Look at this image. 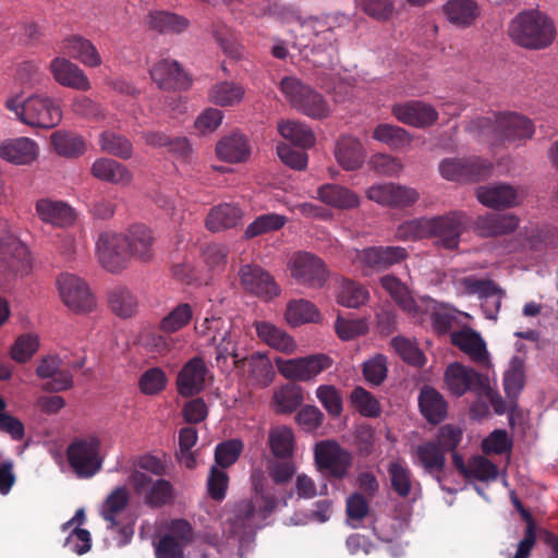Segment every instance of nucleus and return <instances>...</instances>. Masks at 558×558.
Here are the masks:
<instances>
[{"label":"nucleus","mask_w":558,"mask_h":558,"mask_svg":"<svg viewBox=\"0 0 558 558\" xmlns=\"http://www.w3.org/2000/svg\"><path fill=\"white\" fill-rule=\"evenodd\" d=\"M469 128L471 132L484 137L492 145L526 141L535 131L530 119L513 112L480 117L473 120Z\"/></svg>","instance_id":"f257e3e1"},{"label":"nucleus","mask_w":558,"mask_h":558,"mask_svg":"<svg viewBox=\"0 0 558 558\" xmlns=\"http://www.w3.org/2000/svg\"><path fill=\"white\" fill-rule=\"evenodd\" d=\"M509 36L523 48L539 50L553 44L556 28L545 13L539 10H526L510 22Z\"/></svg>","instance_id":"f03ea898"},{"label":"nucleus","mask_w":558,"mask_h":558,"mask_svg":"<svg viewBox=\"0 0 558 558\" xmlns=\"http://www.w3.org/2000/svg\"><path fill=\"white\" fill-rule=\"evenodd\" d=\"M5 107L22 123L32 128L52 129L62 120L60 106L48 96L32 95L24 100L12 97L7 99Z\"/></svg>","instance_id":"7ed1b4c3"},{"label":"nucleus","mask_w":558,"mask_h":558,"mask_svg":"<svg viewBox=\"0 0 558 558\" xmlns=\"http://www.w3.org/2000/svg\"><path fill=\"white\" fill-rule=\"evenodd\" d=\"M280 90L298 111L314 119L329 116L330 109L324 97L294 76H286L280 82Z\"/></svg>","instance_id":"20e7f679"},{"label":"nucleus","mask_w":558,"mask_h":558,"mask_svg":"<svg viewBox=\"0 0 558 558\" xmlns=\"http://www.w3.org/2000/svg\"><path fill=\"white\" fill-rule=\"evenodd\" d=\"M100 441L95 436L77 438L66 449L70 466L82 478L94 476L100 471L102 459L99 454Z\"/></svg>","instance_id":"39448f33"},{"label":"nucleus","mask_w":558,"mask_h":558,"mask_svg":"<svg viewBox=\"0 0 558 558\" xmlns=\"http://www.w3.org/2000/svg\"><path fill=\"white\" fill-rule=\"evenodd\" d=\"M275 364L280 375L293 381H311L322 372L328 369L332 360L326 354H312L303 357H275Z\"/></svg>","instance_id":"423d86ee"},{"label":"nucleus","mask_w":558,"mask_h":558,"mask_svg":"<svg viewBox=\"0 0 558 558\" xmlns=\"http://www.w3.org/2000/svg\"><path fill=\"white\" fill-rule=\"evenodd\" d=\"M128 239L122 233L104 231L96 242V254L100 265L108 271L117 274L130 263Z\"/></svg>","instance_id":"0eeeda50"},{"label":"nucleus","mask_w":558,"mask_h":558,"mask_svg":"<svg viewBox=\"0 0 558 558\" xmlns=\"http://www.w3.org/2000/svg\"><path fill=\"white\" fill-rule=\"evenodd\" d=\"M468 216L462 211H451L442 216L428 218V235L437 239L436 243L446 248L459 246L460 236L468 227Z\"/></svg>","instance_id":"6e6552de"},{"label":"nucleus","mask_w":558,"mask_h":558,"mask_svg":"<svg viewBox=\"0 0 558 558\" xmlns=\"http://www.w3.org/2000/svg\"><path fill=\"white\" fill-rule=\"evenodd\" d=\"M28 250L19 239L7 235L0 240V283L28 271Z\"/></svg>","instance_id":"1a4fd4ad"},{"label":"nucleus","mask_w":558,"mask_h":558,"mask_svg":"<svg viewBox=\"0 0 558 558\" xmlns=\"http://www.w3.org/2000/svg\"><path fill=\"white\" fill-rule=\"evenodd\" d=\"M493 166L478 157L447 158L439 165L442 178L450 181H480L488 178Z\"/></svg>","instance_id":"9d476101"},{"label":"nucleus","mask_w":558,"mask_h":558,"mask_svg":"<svg viewBox=\"0 0 558 558\" xmlns=\"http://www.w3.org/2000/svg\"><path fill=\"white\" fill-rule=\"evenodd\" d=\"M58 288L63 303L74 312L87 313L95 307V300L88 286L75 275L62 274L59 276Z\"/></svg>","instance_id":"9b49d317"},{"label":"nucleus","mask_w":558,"mask_h":558,"mask_svg":"<svg viewBox=\"0 0 558 558\" xmlns=\"http://www.w3.org/2000/svg\"><path fill=\"white\" fill-rule=\"evenodd\" d=\"M238 275L242 288L253 295L268 301L280 293V287L274 277L258 265H242Z\"/></svg>","instance_id":"f8f14e48"},{"label":"nucleus","mask_w":558,"mask_h":558,"mask_svg":"<svg viewBox=\"0 0 558 558\" xmlns=\"http://www.w3.org/2000/svg\"><path fill=\"white\" fill-rule=\"evenodd\" d=\"M291 274L299 282L313 288L325 284L328 271L324 262L308 252H298L290 260Z\"/></svg>","instance_id":"ddd939ff"},{"label":"nucleus","mask_w":558,"mask_h":558,"mask_svg":"<svg viewBox=\"0 0 558 558\" xmlns=\"http://www.w3.org/2000/svg\"><path fill=\"white\" fill-rule=\"evenodd\" d=\"M487 379L475 369L458 362L450 364L445 372L447 387L457 397H461L468 391L480 395L486 389Z\"/></svg>","instance_id":"4468645a"},{"label":"nucleus","mask_w":558,"mask_h":558,"mask_svg":"<svg viewBox=\"0 0 558 558\" xmlns=\"http://www.w3.org/2000/svg\"><path fill=\"white\" fill-rule=\"evenodd\" d=\"M461 283L469 294H477L482 299V310L486 318L496 320L504 298L502 289L489 279H477L473 276L464 277Z\"/></svg>","instance_id":"2eb2a0df"},{"label":"nucleus","mask_w":558,"mask_h":558,"mask_svg":"<svg viewBox=\"0 0 558 558\" xmlns=\"http://www.w3.org/2000/svg\"><path fill=\"white\" fill-rule=\"evenodd\" d=\"M366 194L371 201L391 208L410 207L420 197L415 189L392 182L372 185Z\"/></svg>","instance_id":"dca6fc26"},{"label":"nucleus","mask_w":558,"mask_h":558,"mask_svg":"<svg viewBox=\"0 0 558 558\" xmlns=\"http://www.w3.org/2000/svg\"><path fill=\"white\" fill-rule=\"evenodd\" d=\"M315 461L319 469L328 471L336 478H342L352 463L350 453L330 440L316 445Z\"/></svg>","instance_id":"f3484780"},{"label":"nucleus","mask_w":558,"mask_h":558,"mask_svg":"<svg viewBox=\"0 0 558 558\" xmlns=\"http://www.w3.org/2000/svg\"><path fill=\"white\" fill-rule=\"evenodd\" d=\"M391 112L401 123L417 129L432 126L439 117L438 111L432 105L421 100L396 104L392 106Z\"/></svg>","instance_id":"a211bd4d"},{"label":"nucleus","mask_w":558,"mask_h":558,"mask_svg":"<svg viewBox=\"0 0 558 558\" xmlns=\"http://www.w3.org/2000/svg\"><path fill=\"white\" fill-rule=\"evenodd\" d=\"M209 369L201 356L189 360L181 368L177 377L178 392L182 397H193L205 388Z\"/></svg>","instance_id":"6ab92c4d"},{"label":"nucleus","mask_w":558,"mask_h":558,"mask_svg":"<svg viewBox=\"0 0 558 558\" xmlns=\"http://www.w3.org/2000/svg\"><path fill=\"white\" fill-rule=\"evenodd\" d=\"M153 81L162 89H187L192 81L177 61L162 59L150 69Z\"/></svg>","instance_id":"aec40b11"},{"label":"nucleus","mask_w":558,"mask_h":558,"mask_svg":"<svg viewBox=\"0 0 558 558\" xmlns=\"http://www.w3.org/2000/svg\"><path fill=\"white\" fill-rule=\"evenodd\" d=\"M257 501L258 498L242 499L234 505L232 515L228 519L231 535L246 536L257 527Z\"/></svg>","instance_id":"412c9836"},{"label":"nucleus","mask_w":558,"mask_h":558,"mask_svg":"<svg viewBox=\"0 0 558 558\" xmlns=\"http://www.w3.org/2000/svg\"><path fill=\"white\" fill-rule=\"evenodd\" d=\"M50 71L53 78L62 86L78 90L90 88L89 80L83 70L65 58H54L50 62Z\"/></svg>","instance_id":"4be33fe9"},{"label":"nucleus","mask_w":558,"mask_h":558,"mask_svg":"<svg viewBox=\"0 0 558 558\" xmlns=\"http://www.w3.org/2000/svg\"><path fill=\"white\" fill-rule=\"evenodd\" d=\"M407 257L408 252L401 246H372L361 253L363 264L377 271L399 264Z\"/></svg>","instance_id":"5701e85b"},{"label":"nucleus","mask_w":558,"mask_h":558,"mask_svg":"<svg viewBox=\"0 0 558 558\" xmlns=\"http://www.w3.org/2000/svg\"><path fill=\"white\" fill-rule=\"evenodd\" d=\"M424 471L441 484L440 473L446 466V453L433 440L425 441L415 448L414 459Z\"/></svg>","instance_id":"b1692460"},{"label":"nucleus","mask_w":558,"mask_h":558,"mask_svg":"<svg viewBox=\"0 0 558 558\" xmlns=\"http://www.w3.org/2000/svg\"><path fill=\"white\" fill-rule=\"evenodd\" d=\"M38 156V145L28 137L5 140L0 144V157L15 165H29Z\"/></svg>","instance_id":"393cba45"},{"label":"nucleus","mask_w":558,"mask_h":558,"mask_svg":"<svg viewBox=\"0 0 558 558\" xmlns=\"http://www.w3.org/2000/svg\"><path fill=\"white\" fill-rule=\"evenodd\" d=\"M36 213L46 223L59 228H65L74 223L75 213L73 208L62 201L41 198L36 203Z\"/></svg>","instance_id":"a878e982"},{"label":"nucleus","mask_w":558,"mask_h":558,"mask_svg":"<svg viewBox=\"0 0 558 558\" xmlns=\"http://www.w3.org/2000/svg\"><path fill=\"white\" fill-rule=\"evenodd\" d=\"M519 226V218L512 214L490 213L478 216L474 230L481 236H497L513 232Z\"/></svg>","instance_id":"bb28decb"},{"label":"nucleus","mask_w":558,"mask_h":558,"mask_svg":"<svg viewBox=\"0 0 558 558\" xmlns=\"http://www.w3.org/2000/svg\"><path fill=\"white\" fill-rule=\"evenodd\" d=\"M247 373V379L254 386L265 388L269 386L276 372L269 357L260 352H255L250 356H244L242 367Z\"/></svg>","instance_id":"cd10ccee"},{"label":"nucleus","mask_w":558,"mask_h":558,"mask_svg":"<svg viewBox=\"0 0 558 558\" xmlns=\"http://www.w3.org/2000/svg\"><path fill=\"white\" fill-rule=\"evenodd\" d=\"M480 203L486 207L501 209L518 205V192L510 184L500 183L480 186L476 190Z\"/></svg>","instance_id":"c85d7f7f"},{"label":"nucleus","mask_w":558,"mask_h":558,"mask_svg":"<svg viewBox=\"0 0 558 558\" xmlns=\"http://www.w3.org/2000/svg\"><path fill=\"white\" fill-rule=\"evenodd\" d=\"M216 154L220 160L226 162H244L251 155V146L243 134L231 133L217 143Z\"/></svg>","instance_id":"c756f323"},{"label":"nucleus","mask_w":558,"mask_h":558,"mask_svg":"<svg viewBox=\"0 0 558 558\" xmlns=\"http://www.w3.org/2000/svg\"><path fill=\"white\" fill-rule=\"evenodd\" d=\"M258 339L268 347L286 354L294 352L296 344L293 338L276 325L256 320L253 324Z\"/></svg>","instance_id":"7c9ffc66"},{"label":"nucleus","mask_w":558,"mask_h":558,"mask_svg":"<svg viewBox=\"0 0 558 558\" xmlns=\"http://www.w3.org/2000/svg\"><path fill=\"white\" fill-rule=\"evenodd\" d=\"M124 236L128 239L130 259L135 258L142 262H148L153 258L154 238L150 229L144 225H134L129 228Z\"/></svg>","instance_id":"2f4dec72"},{"label":"nucleus","mask_w":558,"mask_h":558,"mask_svg":"<svg viewBox=\"0 0 558 558\" xmlns=\"http://www.w3.org/2000/svg\"><path fill=\"white\" fill-rule=\"evenodd\" d=\"M317 198L333 208L351 209L360 204L359 196L348 187L338 184H323L317 189Z\"/></svg>","instance_id":"473e14b6"},{"label":"nucleus","mask_w":558,"mask_h":558,"mask_svg":"<svg viewBox=\"0 0 558 558\" xmlns=\"http://www.w3.org/2000/svg\"><path fill=\"white\" fill-rule=\"evenodd\" d=\"M243 218L242 209L233 204H221L210 209L206 218L209 231L219 232L236 227Z\"/></svg>","instance_id":"72a5a7b5"},{"label":"nucleus","mask_w":558,"mask_h":558,"mask_svg":"<svg viewBox=\"0 0 558 558\" xmlns=\"http://www.w3.org/2000/svg\"><path fill=\"white\" fill-rule=\"evenodd\" d=\"M90 171L96 179L113 184H128L132 180L130 170L124 165L110 158L96 159Z\"/></svg>","instance_id":"f704fd0d"},{"label":"nucleus","mask_w":558,"mask_h":558,"mask_svg":"<svg viewBox=\"0 0 558 558\" xmlns=\"http://www.w3.org/2000/svg\"><path fill=\"white\" fill-rule=\"evenodd\" d=\"M335 155L339 165L348 171L359 169L364 160L362 144L352 136H341L339 138Z\"/></svg>","instance_id":"c9c22d12"},{"label":"nucleus","mask_w":558,"mask_h":558,"mask_svg":"<svg viewBox=\"0 0 558 558\" xmlns=\"http://www.w3.org/2000/svg\"><path fill=\"white\" fill-rule=\"evenodd\" d=\"M451 342L476 363H484L487 360L486 344L480 333L472 329L453 332Z\"/></svg>","instance_id":"e433bc0d"},{"label":"nucleus","mask_w":558,"mask_h":558,"mask_svg":"<svg viewBox=\"0 0 558 558\" xmlns=\"http://www.w3.org/2000/svg\"><path fill=\"white\" fill-rule=\"evenodd\" d=\"M62 52L69 57L80 60L87 66H98L101 58L95 46L81 36H72L63 41Z\"/></svg>","instance_id":"4c0bfd02"},{"label":"nucleus","mask_w":558,"mask_h":558,"mask_svg":"<svg viewBox=\"0 0 558 558\" xmlns=\"http://www.w3.org/2000/svg\"><path fill=\"white\" fill-rule=\"evenodd\" d=\"M448 21L459 27H468L480 14L478 5L473 0H449L442 7Z\"/></svg>","instance_id":"58836bf2"},{"label":"nucleus","mask_w":558,"mask_h":558,"mask_svg":"<svg viewBox=\"0 0 558 558\" xmlns=\"http://www.w3.org/2000/svg\"><path fill=\"white\" fill-rule=\"evenodd\" d=\"M130 502V494L125 486L116 487L104 500L100 507V515L108 523L109 529L119 526L117 518L126 509Z\"/></svg>","instance_id":"ea45409f"},{"label":"nucleus","mask_w":558,"mask_h":558,"mask_svg":"<svg viewBox=\"0 0 558 558\" xmlns=\"http://www.w3.org/2000/svg\"><path fill=\"white\" fill-rule=\"evenodd\" d=\"M387 472L392 490L401 498H408L413 485H418L413 477L411 469L403 460L391 461L388 464Z\"/></svg>","instance_id":"a19ab883"},{"label":"nucleus","mask_w":558,"mask_h":558,"mask_svg":"<svg viewBox=\"0 0 558 558\" xmlns=\"http://www.w3.org/2000/svg\"><path fill=\"white\" fill-rule=\"evenodd\" d=\"M418 405L424 417L434 424L441 422L447 414V403L442 396L434 388L422 389Z\"/></svg>","instance_id":"79ce46f5"},{"label":"nucleus","mask_w":558,"mask_h":558,"mask_svg":"<svg viewBox=\"0 0 558 558\" xmlns=\"http://www.w3.org/2000/svg\"><path fill=\"white\" fill-rule=\"evenodd\" d=\"M275 411L280 414L294 412L303 402V389L295 383L279 387L274 393Z\"/></svg>","instance_id":"37998d69"},{"label":"nucleus","mask_w":558,"mask_h":558,"mask_svg":"<svg viewBox=\"0 0 558 558\" xmlns=\"http://www.w3.org/2000/svg\"><path fill=\"white\" fill-rule=\"evenodd\" d=\"M51 144L57 154L66 158H76L86 150L82 136L68 131H57L51 134Z\"/></svg>","instance_id":"c03bdc74"},{"label":"nucleus","mask_w":558,"mask_h":558,"mask_svg":"<svg viewBox=\"0 0 558 558\" xmlns=\"http://www.w3.org/2000/svg\"><path fill=\"white\" fill-rule=\"evenodd\" d=\"M239 338L240 331L233 328L226 335V337H220L215 343H213V345L216 347L215 360L218 366L226 363L228 357H232L233 366L235 368L242 367L244 356L239 352Z\"/></svg>","instance_id":"a18cd8bd"},{"label":"nucleus","mask_w":558,"mask_h":558,"mask_svg":"<svg viewBox=\"0 0 558 558\" xmlns=\"http://www.w3.org/2000/svg\"><path fill=\"white\" fill-rule=\"evenodd\" d=\"M278 131L282 137L303 149L312 147L315 143V135L312 130L299 121H280Z\"/></svg>","instance_id":"49530a36"},{"label":"nucleus","mask_w":558,"mask_h":558,"mask_svg":"<svg viewBox=\"0 0 558 558\" xmlns=\"http://www.w3.org/2000/svg\"><path fill=\"white\" fill-rule=\"evenodd\" d=\"M373 137L392 149H402L412 143L411 134L401 126L381 123L373 131Z\"/></svg>","instance_id":"de8ad7c7"},{"label":"nucleus","mask_w":558,"mask_h":558,"mask_svg":"<svg viewBox=\"0 0 558 558\" xmlns=\"http://www.w3.org/2000/svg\"><path fill=\"white\" fill-rule=\"evenodd\" d=\"M108 303L111 311L119 317H131L137 308L136 296L126 288L118 286L108 292Z\"/></svg>","instance_id":"09e8293b"},{"label":"nucleus","mask_w":558,"mask_h":558,"mask_svg":"<svg viewBox=\"0 0 558 558\" xmlns=\"http://www.w3.org/2000/svg\"><path fill=\"white\" fill-rule=\"evenodd\" d=\"M525 383L524 361L520 356H513L510 368L504 375V389L511 401H515Z\"/></svg>","instance_id":"8fccbe9b"},{"label":"nucleus","mask_w":558,"mask_h":558,"mask_svg":"<svg viewBox=\"0 0 558 558\" xmlns=\"http://www.w3.org/2000/svg\"><path fill=\"white\" fill-rule=\"evenodd\" d=\"M101 149L121 159H130L133 155L131 141L120 133L104 131L99 136Z\"/></svg>","instance_id":"3c124183"},{"label":"nucleus","mask_w":558,"mask_h":558,"mask_svg":"<svg viewBox=\"0 0 558 558\" xmlns=\"http://www.w3.org/2000/svg\"><path fill=\"white\" fill-rule=\"evenodd\" d=\"M244 88L233 82H220L215 84L209 92V99L215 105L227 107L242 100Z\"/></svg>","instance_id":"603ef678"},{"label":"nucleus","mask_w":558,"mask_h":558,"mask_svg":"<svg viewBox=\"0 0 558 558\" xmlns=\"http://www.w3.org/2000/svg\"><path fill=\"white\" fill-rule=\"evenodd\" d=\"M368 299V291L361 284L352 280H343L339 286L337 301L340 305L357 308Z\"/></svg>","instance_id":"864d4df0"},{"label":"nucleus","mask_w":558,"mask_h":558,"mask_svg":"<svg viewBox=\"0 0 558 558\" xmlns=\"http://www.w3.org/2000/svg\"><path fill=\"white\" fill-rule=\"evenodd\" d=\"M192 318V306L187 303H180L160 320L159 330L168 335L177 332L187 326Z\"/></svg>","instance_id":"5fc2aeb1"},{"label":"nucleus","mask_w":558,"mask_h":558,"mask_svg":"<svg viewBox=\"0 0 558 558\" xmlns=\"http://www.w3.org/2000/svg\"><path fill=\"white\" fill-rule=\"evenodd\" d=\"M287 222V218L278 214L260 215L251 222L244 231L246 240L254 239L262 234L280 230Z\"/></svg>","instance_id":"6e6d98bb"},{"label":"nucleus","mask_w":558,"mask_h":558,"mask_svg":"<svg viewBox=\"0 0 558 558\" xmlns=\"http://www.w3.org/2000/svg\"><path fill=\"white\" fill-rule=\"evenodd\" d=\"M149 25L160 33H181L189 26V21L175 13L157 11L149 14Z\"/></svg>","instance_id":"4d7b16f0"},{"label":"nucleus","mask_w":558,"mask_h":558,"mask_svg":"<svg viewBox=\"0 0 558 558\" xmlns=\"http://www.w3.org/2000/svg\"><path fill=\"white\" fill-rule=\"evenodd\" d=\"M318 312L313 303L306 300L291 301L286 311V319L291 326H300L316 322Z\"/></svg>","instance_id":"13d9d810"},{"label":"nucleus","mask_w":558,"mask_h":558,"mask_svg":"<svg viewBox=\"0 0 558 558\" xmlns=\"http://www.w3.org/2000/svg\"><path fill=\"white\" fill-rule=\"evenodd\" d=\"M119 205V196L114 193H101L93 197L88 204V213L93 219H111Z\"/></svg>","instance_id":"bf43d9fd"},{"label":"nucleus","mask_w":558,"mask_h":558,"mask_svg":"<svg viewBox=\"0 0 558 558\" xmlns=\"http://www.w3.org/2000/svg\"><path fill=\"white\" fill-rule=\"evenodd\" d=\"M294 436L286 426L277 427L269 433V446L272 454L279 459H288L293 454Z\"/></svg>","instance_id":"052dcab7"},{"label":"nucleus","mask_w":558,"mask_h":558,"mask_svg":"<svg viewBox=\"0 0 558 558\" xmlns=\"http://www.w3.org/2000/svg\"><path fill=\"white\" fill-rule=\"evenodd\" d=\"M174 498L173 485L163 478L156 480L146 492L145 504L150 508H160Z\"/></svg>","instance_id":"680f3d73"},{"label":"nucleus","mask_w":558,"mask_h":558,"mask_svg":"<svg viewBox=\"0 0 558 558\" xmlns=\"http://www.w3.org/2000/svg\"><path fill=\"white\" fill-rule=\"evenodd\" d=\"M391 345L404 362L413 366H423L425 364L424 353L411 339L397 336L392 338Z\"/></svg>","instance_id":"e2e57ef3"},{"label":"nucleus","mask_w":558,"mask_h":558,"mask_svg":"<svg viewBox=\"0 0 558 558\" xmlns=\"http://www.w3.org/2000/svg\"><path fill=\"white\" fill-rule=\"evenodd\" d=\"M195 329L199 336L207 337L208 343L213 344L220 337H226L233 329V325L230 320H226L222 317L211 316L206 317Z\"/></svg>","instance_id":"0e129e2a"},{"label":"nucleus","mask_w":558,"mask_h":558,"mask_svg":"<svg viewBox=\"0 0 558 558\" xmlns=\"http://www.w3.org/2000/svg\"><path fill=\"white\" fill-rule=\"evenodd\" d=\"M316 397L332 417H339L343 411L342 396L332 385H320L316 389Z\"/></svg>","instance_id":"69168bd1"},{"label":"nucleus","mask_w":558,"mask_h":558,"mask_svg":"<svg viewBox=\"0 0 558 558\" xmlns=\"http://www.w3.org/2000/svg\"><path fill=\"white\" fill-rule=\"evenodd\" d=\"M243 442L240 439H229L219 442L215 449V461L218 466L226 469L236 462L243 451Z\"/></svg>","instance_id":"338daca9"},{"label":"nucleus","mask_w":558,"mask_h":558,"mask_svg":"<svg viewBox=\"0 0 558 558\" xmlns=\"http://www.w3.org/2000/svg\"><path fill=\"white\" fill-rule=\"evenodd\" d=\"M167 385L166 373L160 367H151L145 371L138 380L141 391L147 396L161 392Z\"/></svg>","instance_id":"774afa93"}]
</instances>
